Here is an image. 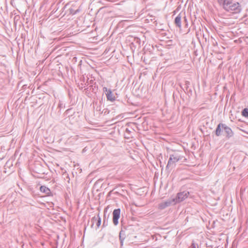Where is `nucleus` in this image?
<instances>
[{
    "label": "nucleus",
    "instance_id": "16",
    "mask_svg": "<svg viewBox=\"0 0 248 248\" xmlns=\"http://www.w3.org/2000/svg\"><path fill=\"white\" fill-rule=\"evenodd\" d=\"M124 238V237L122 236V233L121 234V238Z\"/></svg>",
    "mask_w": 248,
    "mask_h": 248
},
{
    "label": "nucleus",
    "instance_id": "11",
    "mask_svg": "<svg viewBox=\"0 0 248 248\" xmlns=\"http://www.w3.org/2000/svg\"><path fill=\"white\" fill-rule=\"evenodd\" d=\"M92 221H93V223L95 222H96V225L97 226V227L98 228L100 224H101V218L99 217V216H97V217H93L92 219Z\"/></svg>",
    "mask_w": 248,
    "mask_h": 248
},
{
    "label": "nucleus",
    "instance_id": "13",
    "mask_svg": "<svg viewBox=\"0 0 248 248\" xmlns=\"http://www.w3.org/2000/svg\"><path fill=\"white\" fill-rule=\"evenodd\" d=\"M121 234H122V232H120L119 237H120V240L121 245H123V242H124V238H121Z\"/></svg>",
    "mask_w": 248,
    "mask_h": 248
},
{
    "label": "nucleus",
    "instance_id": "14",
    "mask_svg": "<svg viewBox=\"0 0 248 248\" xmlns=\"http://www.w3.org/2000/svg\"><path fill=\"white\" fill-rule=\"evenodd\" d=\"M198 246L194 243H192V245H191L190 248H197Z\"/></svg>",
    "mask_w": 248,
    "mask_h": 248
},
{
    "label": "nucleus",
    "instance_id": "15",
    "mask_svg": "<svg viewBox=\"0 0 248 248\" xmlns=\"http://www.w3.org/2000/svg\"><path fill=\"white\" fill-rule=\"evenodd\" d=\"M126 131L128 133L130 132V131L127 128L126 129Z\"/></svg>",
    "mask_w": 248,
    "mask_h": 248
},
{
    "label": "nucleus",
    "instance_id": "2",
    "mask_svg": "<svg viewBox=\"0 0 248 248\" xmlns=\"http://www.w3.org/2000/svg\"><path fill=\"white\" fill-rule=\"evenodd\" d=\"M180 152H176L170 155L169 159L166 166V169L172 170L176 165V163L183 158Z\"/></svg>",
    "mask_w": 248,
    "mask_h": 248
},
{
    "label": "nucleus",
    "instance_id": "5",
    "mask_svg": "<svg viewBox=\"0 0 248 248\" xmlns=\"http://www.w3.org/2000/svg\"><path fill=\"white\" fill-rule=\"evenodd\" d=\"M104 92H106V93L107 99L111 102H113L115 100V97L113 95L112 91L110 89H108L107 87H104L103 88Z\"/></svg>",
    "mask_w": 248,
    "mask_h": 248
},
{
    "label": "nucleus",
    "instance_id": "10",
    "mask_svg": "<svg viewBox=\"0 0 248 248\" xmlns=\"http://www.w3.org/2000/svg\"><path fill=\"white\" fill-rule=\"evenodd\" d=\"M40 190L41 192L44 193L48 195L50 194V190L47 187L45 186H42L40 187Z\"/></svg>",
    "mask_w": 248,
    "mask_h": 248
},
{
    "label": "nucleus",
    "instance_id": "12",
    "mask_svg": "<svg viewBox=\"0 0 248 248\" xmlns=\"http://www.w3.org/2000/svg\"><path fill=\"white\" fill-rule=\"evenodd\" d=\"M242 114L244 117H248V108H244L242 112Z\"/></svg>",
    "mask_w": 248,
    "mask_h": 248
},
{
    "label": "nucleus",
    "instance_id": "6",
    "mask_svg": "<svg viewBox=\"0 0 248 248\" xmlns=\"http://www.w3.org/2000/svg\"><path fill=\"white\" fill-rule=\"evenodd\" d=\"M120 213L121 210L119 208L115 209L113 212V222L115 225H117L118 224Z\"/></svg>",
    "mask_w": 248,
    "mask_h": 248
},
{
    "label": "nucleus",
    "instance_id": "8",
    "mask_svg": "<svg viewBox=\"0 0 248 248\" xmlns=\"http://www.w3.org/2000/svg\"><path fill=\"white\" fill-rule=\"evenodd\" d=\"M224 126V124H219L216 128L215 130V134L216 136H219L221 135V133L223 130Z\"/></svg>",
    "mask_w": 248,
    "mask_h": 248
},
{
    "label": "nucleus",
    "instance_id": "4",
    "mask_svg": "<svg viewBox=\"0 0 248 248\" xmlns=\"http://www.w3.org/2000/svg\"><path fill=\"white\" fill-rule=\"evenodd\" d=\"M173 198H170L166 201L163 202L158 204V209L160 210H163L167 207H169L172 205H175L174 202L172 201Z\"/></svg>",
    "mask_w": 248,
    "mask_h": 248
},
{
    "label": "nucleus",
    "instance_id": "9",
    "mask_svg": "<svg viewBox=\"0 0 248 248\" xmlns=\"http://www.w3.org/2000/svg\"><path fill=\"white\" fill-rule=\"evenodd\" d=\"M181 20H182V16L181 13L179 14L177 16L175 17L174 20L175 24L177 27L179 28H181Z\"/></svg>",
    "mask_w": 248,
    "mask_h": 248
},
{
    "label": "nucleus",
    "instance_id": "17",
    "mask_svg": "<svg viewBox=\"0 0 248 248\" xmlns=\"http://www.w3.org/2000/svg\"><path fill=\"white\" fill-rule=\"evenodd\" d=\"M185 20L186 21V17H185Z\"/></svg>",
    "mask_w": 248,
    "mask_h": 248
},
{
    "label": "nucleus",
    "instance_id": "3",
    "mask_svg": "<svg viewBox=\"0 0 248 248\" xmlns=\"http://www.w3.org/2000/svg\"><path fill=\"white\" fill-rule=\"evenodd\" d=\"M189 195V192L187 191H184L183 192H179L177 194L175 198H172L173 201L174 202V203L177 204L181 202L186 200Z\"/></svg>",
    "mask_w": 248,
    "mask_h": 248
},
{
    "label": "nucleus",
    "instance_id": "7",
    "mask_svg": "<svg viewBox=\"0 0 248 248\" xmlns=\"http://www.w3.org/2000/svg\"><path fill=\"white\" fill-rule=\"evenodd\" d=\"M225 133L226 134V137L229 139L232 137L233 135V132L230 127L228 126L226 124H224V129Z\"/></svg>",
    "mask_w": 248,
    "mask_h": 248
},
{
    "label": "nucleus",
    "instance_id": "1",
    "mask_svg": "<svg viewBox=\"0 0 248 248\" xmlns=\"http://www.w3.org/2000/svg\"><path fill=\"white\" fill-rule=\"evenodd\" d=\"M218 3L226 11L233 14H239L242 11L240 3L233 0H217Z\"/></svg>",
    "mask_w": 248,
    "mask_h": 248
}]
</instances>
